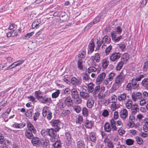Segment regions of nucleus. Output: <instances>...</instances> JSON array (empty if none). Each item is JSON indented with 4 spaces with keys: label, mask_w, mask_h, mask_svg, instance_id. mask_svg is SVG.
<instances>
[{
    "label": "nucleus",
    "mask_w": 148,
    "mask_h": 148,
    "mask_svg": "<svg viewBox=\"0 0 148 148\" xmlns=\"http://www.w3.org/2000/svg\"><path fill=\"white\" fill-rule=\"evenodd\" d=\"M112 49V46L111 45L109 46L106 48L105 50V53L106 56L108 55L110 53Z\"/></svg>",
    "instance_id": "50"
},
{
    "label": "nucleus",
    "mask_w": 148,
    "mask_h": 148,
    "mask_svg": "<svg viewBox=\"0 0 148 148\" xmlns=\"http://www.w3.org/2000/svg\"><path fill=\"white\" fill-rule=\"evenodd\" d=\"M115 73L113 72H111L109 74L108 77L104 80L103 82V85L107 86L109 82L112 81L114 79L115 75Z\"/></svg>",
    "instance_id": "6"
},
{
    "label": "nucleus",
    "mask_w": 148,
    "mask_h": 148,
    "mask_svg": "<svg viewBox=\"0 0 148 148\" xmlns=\"http://www.w3.org/2000/svg\"><path fill=\"white\" fill-rule=\"evenodd\" d=\"M0 144L10 145L11 144V142L8 140L5 139L2 134L0 133Z\"/></svg>",
    "instance_id": "18"
},
{
    "label": "nucleus",
    "mask_w": 148,
    "mask_h": 148,
    "mask_svg": "<svg viewBox=\"0 0 148 148\" xmlns=\"http://www.w3.org/2000/svg\"><path fill=\"white\" fill-rule=\"evenodd\" d=\"M40 115V112L39 111H36L34 114L33 116V119L34 121H36L39 117Z\"/></svg>",
    "instance_id": "47"
},
{
    "label": "nucleus",
    "mask_w": 148,
    "mask_h": 148,
    "mask_svg": "<svg viewBox=\"0 0 148 148\" xmlns=\"http://www.w3.org/2000/svg\"><path fill=\"white\" fill-rule=\"evenodd\" d=\"M125 77V74L122 71L119 75L115 79V83L118 85L121 84L122 83Z\"/></svg>",
    "instance_id": "3"
},
{
    "label": "nucleus",
    "mask_w": 148,
    "mask_h": 148,
    "mask_svg": "<svg viewBox=\"0 0 148 148\" xmlns=\"http://www.w3.org/2000/svg\"><path fill=\"white\" fill-rule=\"evenodd\" d=\"M82 82V80L80 77L76 78L74 77H72L71 79V84L75 86L80 85Z\"/></svg>",
    "instance_id": "7"
},
{
    "label": "nucleus",
    "mask_w": 148,
    "mask_h": 148,
    "mask_svg": "<svg viewBox=\"0 0 148 148\" xmlns=\"http://www.w3.org/2000/svg\"><path fill=\"white\" fill-rule=\"evenodd\" d=\"M121 55V54L119 52H114L110 54V60L112 62H116L120 58Z\"/></svg>",
    "instance_id": "4"
},
{
    "label": "nucleus",
    "mask_w": 148,
    "mask_h": 148,
    "mask_svg": "<svg viewBox=\"0 0 148 148\" xmlns=\"http://www.w3.org/2000/svg\"><path fill=\"white\" fill-rule=\"evenodd\" d=\"M125 142L127 145L130 146L133 144L134 141L131 139H127L126 140Z\"/></svg>",
    "instance_id": "53"
},
{
    "label": "nucleus",
    "mask_w": 148,
    "mask_h": 148,
    "mask_svg": "<svg viewBox=\"0 0 148 148\" xmlns=\"http://www.w3.org/2000/svg\"><path fill=\"white\" fill-rule=\"evenodd\" d=\"M142 86L145 88L148 89V79L145 78L142 82Z\"/></svg>",
    "instance_id": "35"
},
{
    "label": "nucleus",
    "mask_w": 148,
    "mask_h": 148,
    "mask_svg": "<svg viewBox=\"0 0 148 148\" xmlns=\"http://www.w3.org/2000/svg\"><path fill=\"white\" fill-rule=\"evenodd\" d=\"M48 136L50 137V140L52 142H55L56 140L57 139L56 138L57 131L53 128L48 129Z\"/></svg>",
    "instance_id": "2"
},
{
    "label": "nucleus",
    "mask_w": 148,
    "mask_h": 148,
    "mask_svg": "<svg viewBox=\"0 0 148 148\" xmlns=\"http://www.w3.org/2000/svg\"><path fill=\"white\" fill-rule=\"evenodd\" d=\"M132 110L131 114H135L139 111V109L137 105L135 104L133 105L132 108L131 109Z\"/></svg>",
    "instance_id": "21"
},
{
    "label": "nucleus",
    "mask_w": 148,
    "mask_h": 148,
    "mask_svg": "<svg viewBox=\"0 0 148 148\" xmlns=\"http://www.w3.org/2000/svg\"><path fill=\"white\" fill-rule=\"evenodd\" d=\"M126 107L128 109H130L132 106V102L131 99H129L125 103Z\"/></svg>",
    "instance_id": "34"
},
{
    "label": "nucleus",
    "mask_w": 148,
    "mask_h": 148,
    "mask_svg": "<svg viewBox=\"0 0 148 148\" xmlns=\"http://www.w3.org/2000/svg\"><path fill=\"white\" fill-rule=\"evenodd\" d=\"M60 94V90H57L56 91L52 93V98L53 99H54L57 98L59 95Z\"/></svg>",
    "instance_id": "52"
},
{
    "label": "nucleus",
    "mask_w": 148,
    "mask_h": 148,
    "mask_svg": "<svg viewBox=\"0 0 148 148\" xmlns=\"http://www.w3.org/2000/svg\"><path fill=\"white\" fill-rule=\"evenodd\" d=\"M84 125L87 128L91 129L93 125V124L92 121L87 120L84 123Z\"/></svg>",
    "instance_id": "23"
},
{
    "label": "nucleus",
    "mask_w": 148,
    "mask_h": 148,
    "mask_svg": "<svg viewBox=\"0 0 148 148\" xmlns=\"http://www.w3.org/2000/svg\"><path fill=\"white\" fill-rule=\"evenodd\" d=\"M94 103L93 100L91 99H88L86 103L87 106L88 108H91L93 106Z\"/></svg>",
    "instance_id": "38"
},
{
    "label": "nucleus",
    "mask_w": 148,
    "mask_h": 148,
    "mask_svg": "<svg viewBox=\"0 0 148 148\" xmlns=\"http://www.w3.org/2000/svg\"><path fill=\"white\" fill-rule=\"evenodd\" d=\"M72 90L69 88H66L63 90V93L64 95H67L70 94Z\"/></svg>",
    "instance_id": "55"
},
{
    "label": "nucleus",
    "mask_w": 148,
    "mask_h": 148,
    "mask_svg": "<svg viewBox=\"0 0 148 148\" xmlns=\"http://www.w3.org/2000/svg\"><path fill=\"white\" fill-rule=\"evenodd\" d=\"M129 97V96L127 95L125 93H123L118 95V99L119 101L123 102V101H125L127 99V98Z\"/></svg>",
    "instance_id": "16"
},
{
    "label": "nucleus",
    "mask_w": 148,
    "mask_h": 148,
    "mask_svg": "<svg viewBox=\"0 0 148 148\" xmlns=\"http://www.w3.org/2000/svg\"><path fill=\"white\" fill-rule=\"evenodd\" d=\"M86 84H87L88 92H92L94 90L93 84L91 82L89 83H88Z\"/></svg>",
    "instance_id": "43"
},
{
    "label": "nucleus",
    "mask_w": 148,
    "mask_h": 148,
    "mask_svg": "<svg viewBox=\"0 0 148 148\" xmlns=\"http://www.w3.org/2000/svg\"><path fill=\"white\" fill-rule=\"evenodd\" d=\"M70 112V111L68 110H63L61 114V116L62 117H64L69 114Z\"/></svg>",
    "instance_id": "44"
},
{
    "label": "nucleus",
    "mask_w": 148,
    "mask_h": 148,
    "mask_svg": "<svg viewBox=\"0 0 148 148\" xmlns=\"http://www.w3.org/2000/svg\"><path fill=\"white\" fill-rule=\"evenodd\" d=\"M119 48L122 51H123L126 49V45L123 43H121L118 45Z\"/></svg>",
    "instance_id": "48"
},
{
    "label": "nucleus",
    "mask_w": 148,
    "mask_h": 148,
    "mask_svg": "<svg viewBox=\"0 0 148 148\" xmlns=\"http://www.w3.org/2000/svg\"><path fill=\"white\" fill-rule=\"evenodd\" d=\"M61 123L58 120L54 121L52 124V126L55 128V130L58 131L61 128Z\"/></svg>",
    "instance_id": "12"
},
{
    "label": "nucleus",
    "mask_w": 148,
    "mask_h": 148,
    "mask_svg": "<svg viewBox=\"0 0 148 148\" xmlns=\"http://www.w3.org/2000/svg\"><path fill=\"white\" fill-rule=\"evenodd\" d=\"M41 103L43 104L50 103L51 101V99L50 97H49L47 95L44 96H42V97L40 99Z\"/></svg>",
    "instance_id": "10"
},
{
    "label": "nucleus",
    "mask_w": 148,
    "mask_h": 148,
    "mask_svg": "<svg viewBox=\"0 0 148 148\" xmlns=\"http://www.w3.org/2000/svg\"><path fill=\"white\" fill-rule=\"evenodd\" d=\"M104 128L105 131L107 132H110L112 130L111 126L110 123L108 122H106L105 123Z\"/></svg>",
    "instance_id": "30"
},
{
    "label": "nucleus",
    "mask_w": 148,
    "mask_h": 148,
    "mask_svg": "<svg viewBox=\"0 0 148 148\" xmlns=\"http://www.w3.org/2000/svg\"><path fill=\"white\" fill-rule=\"evenodd\" d=\"M80 96L84 100H87L90 97L89 94L82 90L80 92Z\"/></svg>",
    "instance_id": "15"
},
{
    "label": "nucleus",
    "mask_w": 148,
    "mask_h": 148,
    "mask_svg": "<svg viewBox=\"0 0 148 148\" xmlns=\"http://www.w3.org/2000/svg\"><path fill=\"white\" fill-rule=\"evenodd\" d=\"M89 138L91 141L95 142L96 140L95 133L94 132H90L89 134Z\"/></svg>",
    "instance_id": "32"
},
{
    "label": "nucleus",
    "mask_w": 148,
    "mask_h": 148,
    "mask_svg": "<svg viewBox=\"0 0 148 148\" xmlns=\"http://www.w3.org/2000/svg\"><path fill=\"white\" fill-rule=\"evenodd\" d=\"M109 62L108 58H104L101 60V66L103 69H106L109 64Z\"/></svg>",
    "instance_id": "17"
},
{
    "label": "nucleus",
    "mask_w": 148,
    "mask_h": 148,
    "mask_svg": "<svg viewBox=\"0 0 148 148\" xmlns=\"http://www.w3.org/2000/svg\"><path fill=\"white\" fill-rule=\"evenodd\" d=\"M106 76V74L104 72L101 73L98 76L96 79V82L97 84H100L104 80Z\"/></svg>",
    "instance_id": "9"
},
{
    "label": "nucleus",
    "mask_w": 148,
    "mask_h": 148,
    "mask_svg": "<svg viewBox=\"0 0 148 148\" xmlns=\"http://www.w3.org/2000/svg\"><path fill=\"white\" fill-rule=\"evenodd\" d=\"M73 109L77 113H79L81 110V108L80 106L74 105L73 106Z\"/></svg>",
    "instance_id": "46"
},
{
    "label": "nucleus",
    "mask_w": 148,
    "mask_h": 148,
    "mask_svg": "<svg viewBox=\"0 0 148 148\" xmlns=\"http://www.w3.org/2000/svg\"><path fill=\"white\" fill-rule=\"evenodd\" d=\"M44 142L43 144V147L49 148L50 147L49 141L48 139L43 138Z\"/></svg>",
    "instance_id": "41"
},
{
    "label": "nucleus",
    "mask_w": 148,
    "mask_h": 148,
    "mask_svg": "<svg viewBox=\"0 0 148 148\" xmlns=\"http://www.w3.org/2000/svg\"><path fill=\"white\" fill-rule=\"evenodd\" d=\"M86 54V51L83 50L80 53H79L78 54V57L79 58V59H81L82 60V59L83 58H84L85 57Z\"/></svg>",
    "instance_id": "51"
},
{
    "label": "nucleus",
    "mask_w": 148,
    "mask_h": 148,
    "mask_svg": "<svg viewBox=\"0 0 148 148\" xmlns=\"http://www.w3.org/2000/svg\"><path fill=\"white\" fill-rule=\"evenodd\" d=\"M116 33L115 31H112L111 32V36L112 40L114 42H117L119 41L122 38L121 35L118 37H116Z\"/></svg>",
    "instance_id": "11"
},
{
    "label": "nucleus",
    "mask_w": 148,
    "mask_h": 148,
    "mask_svg": "<svg viewBox=\"0 0 148 148\" xmlns=\"http://www.w3.org/2000/svg\"><path fill=\"white\" fill-rule=\"evenodd\" d=\"M108 110L104 109L102 113V115L104 117H107L109 115V112Z\"/></svg>",
    "instance_id": "58"
},
{
    "label": "nucleus",
    "mask_w": 148,
    "mask_h": 148,
    "mask_svg": "<svg viewBox=\"0 0 148 148\" xmlns=\"http://www.w3.org/2000/svg\"><path fill=\"white\" fill-rule=\"evenodd\" d=\"M116 31H115L116 34H120L122 32V29L119 26H117L115 29Z\"/></svg>",
    "instance_id": "64"
},
{
    "label": "nucleus",
    "mask_w": 148,
    "mask_h": 148,
    "mask_svg": "<svg viewBox=\"0 0 148 148\" xmlns=\"http://www.w3.org/2000/svg\"><path fill=\"white\" fill-rule=\"evenodd\" d=\"M83 61L82 59H79L78 60L77 65L78 69L80 70H82L83 69V66L82 65Z\"/></svg>",
    "instance_id": "49"
},
{
    "label": "nucleus",
    "mask_w": 148,
    "mask_h": 148,
    "mask_svg": "<svg viewBox=\"0 0 148 148\" xmlns=\"http://www.w3.org/2000/svg\"><path fill=\"white\" fill-rule=\"evenodd\" d=\"M117 96L114 95H112L110 97L109 100L108 101V103H116L117 100Z\"/></svg>",
    "instance_id": "26"
},
{
    "label": "nucleus",
    "mask_w": 148,
    "mask_h": 148,
    "mask_svg": "<svg viewBox=\"0 0 148 148\" xmlns=\"http://www.w3.org/2000/svg\"><path fill=\"white\" fill-rule=\"evenodd\" d=\"M42 94V92L39 90L38 91H36L34 92V96L36 98L38 99H40L41 97H42V96L41 95Z\"/></svg>",
    "instance_id": "37"
},
{
    "label": "nucleus",
    "mask_w": 148,
    "mask_h": 148,
    "mask_svg": "<svg viewBox=\"0 0 148 148\" xmlns=\"http://www.w3.org/2000/svg\"><path fill=\"white\" fill-rule=\"evenodd\" d=\"M63 103L68 106H70L73 105V100L71 97L68 96L64 97L63 100Z\"/></svg>",
    "instance_id": "8"
},
{
    "label": "nucleus",
    "mask_w": 148,
    "mask_h": 148,
    "mask_svg": "<svg viewBox=\"0 0 148 148\" xmlns=\"http://www.w3.org/2000/svg\"><path fill=\"white\" fill-rule=\"evenodd\" d=\"M91 57L94 58V59L96 62H98L101 59V55L99 53H97L95 54L94 56H92Z\"/></svg>",
    "instance_id": "40"
},
{
    "label": "nucleus",
    "mask_w": 148,
    "mask_h": 148,
    "mask_svg": "<svg viewBox=\"0 0 148 148\" xmlns=\"http://www.w3.org/2000/svg\"><path fill=\"white\" fill-rule=\"evenodd\" d=\"M32 132L26 130L25 132V135L27 138L31 140L34 136Z\"/></svg>",
    "instance_id": "25"
},
{
    "label": "nucleus",
    "mask_w": 148,
    "mask_h": 148,
    "mask_svg": "<svg viewBox=\"0 0 148 148\" xmlns=\"http://www.w3.org/2000/svg\"><path fill=\"white\" fill-rule=\"evenodd\" d=\"M90 64L92 66H96L97 64L96 62L95 61V60L94 59V58L91 57L90 59Z\"/></svg>",
    "instance_id": "59"
},
{
    "label": "nucleus",
    "mask_w": 148,
    "mask_h": 148,
    "mask_svg": "<svg viewBox=\"0 0 148 148\" xmlns=\"http://www.w3.org/2000/svg\"><path fill=\"white\" fill-rule=\"evenodd\" d=\"M83 120V117L82 116L79 115L77 120H76V122L77 123L81 124Z\"/></svg>",
    "instance_id": "63"
},
{
    "label": "nucleus",
    "mask_w": 148,
    "mask_h": 148,
    "mask_svg": "<svg viewBox=\"0 0 148 148\" xmlns=\"http://www.w3.org/2000/svg\"><path fill=\"white\" fill-rule=\"evenodd\" d=\"M105 143H107V146L108 148H114V146L112 141L109 140L106 138L104 141Z\"/></svg>",
    "instance_id": "27"
},
{
    "label": "nucleus",
    "mask_w": 148,
    "mask_h": 148,
    "mask_svg": "<svg viewBox=\"0 0 148 148\" xmlns=\"http://www.w3.org/2000/svg\"><path fill=\"white\" fill-rule=\"evenodd\" d=\"M31 140V143L33 146H37L41 143L40 138L34 136Z\"/></svg>",
    "instance_id": "13"
},
{
    "label": "nucleus",
    "mask_w": 148,
    "mask_h": 148,
    "mask_svg": "<svg viewBox=\"0 0 148 148\" xmlns=\"http://www.w3.org/2000/svg\"><path fill=\"white\" fill-rule=\"evenodd\" d=\"M142 97L143 95L140 92H133L132 95V99L134 101H136L137 99H140L142 98Z\"/></svg>",
    "instance_id": "14"
},
{
    "label": "nucleus",
    "mask_w": 148,
    "mask_h": 148,
    "mask_svg": "<svg viewBox=\"0 0 148 148\" xmlns=\"http://www.w3.org/2000/svg\"><path fill=\"white\" fill-rule=\"evenodd\" d=\"M124 64L123 62H119L117 64L116 69L117 71L120 70L122 68Z\"/></svg>",
    "instance_id": "61"
},
{
    "label": "nucleus",
    "mask_w": 148,
    "mask_h": 148,
    "mask_svg": "<svg viewBox=\"0 0 148 148\" xmlns=\"http://www.w3.org/2000/svg\"><path fill=\"white\" fill-rule=\"evenodd\" d=\"M82 114L84 116H87L88 115V111L86 108L84 107L82 109Z\"/></svg>",
    "instance_id": "54"
},
{
    "label": "nucleus",
    "mask_w": 148,
    "mask_h": 148,
    "mask_svg": "<svg viewBox=\"0 0 148 148\" xmlns=\"http://www.w3.org/2000/svg\"><path fill=\"white\" fill-rule=\"evenodd\" d=\"M95 47V44L93 41L92 42L90 43L88 45V47L89 50L91 52H92L94 51Z\"/></svg>",
    "instance_id": "56"
},
{
    "label": "nucleus",
    "mask_w": 148,
    "mask_h": 148,
    "mask_svg": "<svg viewBox=\"0 0 148 148\" xmlns=\"http://www.w3.org/2000/svg\"><path fill=\"white\" fill-rule=\"evenodd\" d=\"M24 60H20L15 62L12 64V68H14L15 67L20 66L24 62Z\"/></svg>",
    "instance_id": "28"
},
{
    "label": "nucleus",
    "mask_w": 148,
    "mask_h": 148,
    "mask_svg": "<svg viewBox=\"0 0 148 148\" xmlns=\"http://www.w3.org/2000/svg\"><path fill=\"white\" fill-rule=\"evenodd\" d=\"M95 66H92L90 67L88 69V73H90L92 72L96 71H97V69Z\"/></svg>",
    "instance_id": "57"
},
{
    "label": "nucleus",
    "mask_w": 148,
    "mask_h": 148,
    "mask_svg": "<svg viewBox=\"0 0 148 148\" xmlns=\"http://www.w3.org/2000/svg\"><path fill=\"white\" fill-rule=\"evenodd\" d=\"M42 115L48 120H50L52 118V113L50 110L49 107L45 106L43 108L42 112Z\"/></svg>",
    "instance_id": "1"
},
{
    "label": "nucleus",
    "mask_w": 148,
    "mask_h": 148,
    "mask_svg": "<svg viewBox=\"0 0 148 148\" xmlns=\"http://www.w3.org/2000/svg\"><path fill=\"white\" fill-rule=\"evenodd\" d=\"M41 134L43 137L44 139L48 138V129L42 130L40 132Z\"/></svg>",
    "instance_id": "29"
},
{
    "label": "nucleus",
    "mask_w": 148,
    "mask_h": 148,
    "mask_svg": "<svg viewBox=\"0 0 148 148\" xmlns=\"http://www.w3.org/2000/svg\"><path fill=\"white\" fill-rule=\"evenodd\" d=\"M108 38L109 37L108 36L106 35L102 38V40L101 41L102 42V44H105L107 42L108 43H109L110 42V41L111 40V39L110 38L109 40Z\"/></svg>",
    "instance_id": "39"
},
{
    "label": "nucleus",
    "mask_w": 148,
    "mask_h": 148,
    "mask_svg": "<svg viewBox=\"0 0 148 148\" xmlns=\"http://www.w3.org/2000/svg\"><path fill=\"white\" fill-rule=\"evenodd\" d=\"M132 88L133 89L136 88L138 86L136 81L134 80V79H133L132 80Z\"/></svg>",
    "instance_id": "60"
},
{
    "label": "nucleus",
    "mask_w": 148,
    "mask_h": 148,
    "mask_svg": "<svg viewBox=\"0 0 148 148\" xmlns=\"http://www.w3.org/2000/svg\"><path fill=\"white\" fill-rule=\"evenodd\" d=\"M65 136L67 140L66 141V144L68 145H69L71 142V136L69 133L67 132L65 134Z\"/></svg>",
    "instance_id": "20"
},
{
    "label": "nucleus",
    "mask_w": 148,
    "mask_h": 148,
    "mask_svg": "<svg viewBox=\"0 0 148 148\" xmlns=\"http://www.w3.org/2000/svg\"><path fill=\"white\" fill-rule=\"evenodd\" d=\"M41 22L40 19H36L32 24V28H34L39 26V24L41 23Z\"/></svg>",
    "instance_id": "31"
},
{
    "label": "nucleus",
    "mask_w": 148,
    "mask_h": 148,
    "mask_svg": "<svg viewBox=\"0 0 148 148\" xmlns=\"http://www.w3.org/2000/svg\"><path fill=\"white\" fill-rule=\"evenodd\" d=\"M71 93L72 97L73 99H76L79 96V93L76 89H72Z\"/></svg>",
    "instance_id": "19"
},
{
    "label": "nucleus",
    "mask_w": 148,
    "mask_h": 148,
    "mask_svg": "<svg viewBox=\"0 0 148 148\" xmlns=\"http://www.w3.org/2000/svg\"><path fill=\"white\" fill-rule=\"evenodd\" d=\"M136 141L137 142L138 144L139 145L143 143V141L142 139L139 137H135Z\"/></svg>",
    "instance_id": "62"
},
{
    "label": "nucleus",
    "mask_w": 148,
    "mask_h": 148,
    "mask_svg": "<svg viewBox=\"0 0 148 148\" xmlns=\"http://www.w3.org/2000/svg\"><path fill=\"white\" fill-rule=\"evenodd\" d=\"M116 122L113 118H112L110 120V125L111 126L112 130L113 132L117 130V128L116 126Z\"/></svg>",
    "instance_id": "22"
},
{
    "label": "nucleus",
    "mask_w": 148,
    "mask_h": 148,
    "mask_svg": "<svg viewBox=\"0 0 148 148\" xmlns=\"http://www.w3.org/2000/svg\"><path fill=\"white\" fill-rule=\"evenodd\" d=\"M83 79L84 82H85L86 84H87L88 82L90 80L89 78L88 75L86 73L83 76Z\"/></svg>",
    "instance_id": "45"
},
{
    "label": "nucleus",
    "mask_w": 148,
    "mask_h": 148,
    "mask_svg": "<svg viewBox=\"0 0 148 148\" xmlns=\"http://www.w3.org/2000/svg\"><path fill=\"white\" fill-rule=\"evenodd\" d=\"M77 146L78 148H84V143L81 139L77 141Z\"/></svg>",
    "instance_id": "42"
},
{
    "label": "nucleus",
    "mask_w": 148,
    "mask_h": 148,
    "mask_svg": "<svg viewBox=\"0 0 148 148\" xmlns=\"http://www.w3.org/2000/svg\"><path fill=\"white\" fill-rule=\"evenodd\" d=\"M119 114L120 117L123 120H125L128 116V113L127 109L123 108L120 111Z\"/></svg>",
    "instance_id": "5"
},
{
    "label": "nucleus",
    "mask_w": 148,
    "mask_h": 148,
    "mask_svg": "<svg viewBox=\"0 0 148 148\" xmlns=\"http://www.w3.org/2000/svg\"><path fill=\"white\" fill-rule=\"evenodd\" d=\"M56 140V141L52 144L53 146L55 148H60L61 146V143L60 140Z\"/></svg>",
    "instance_id": "36"
},
{
    "label": "nucleus",
    "mask_w": 148,
    "mask_h": 148,
    "mask_svg": "<svg viewBox=\"0 0 148 148\" xmlns=\"http://www.w3.org/2000/svg\"><path fill=\"white\" fill-rule=\"evenodd\" d=\"M25 123L24 122L20 123H15L13 124V126L16 128H22L25 127Z\"/></svg>",
    "instance_id": "24"
},
{
    "label": "nucleus",
    "mask_w": 148,
    "mask_h": 148,
    "mask_svg": "<svg viewBox=\"0 0 148 148\" xmlns=\"http://www.w3.org/2000/svg\"><path fill=\"white\" fill-rule=\"evenodd\" d=\"M33 112V109H29L26 111L25 114L27 117L30 118L32 116Z\"/></svg>",
    "instance_id": "33"
}]
</instances>
